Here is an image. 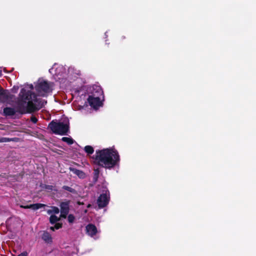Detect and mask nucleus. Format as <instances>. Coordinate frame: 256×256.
Listing matches in <instances>:
<instances>
[{
	"label": "nucleus",
	"instance_id": "18",
	"mask_svg": "<svg viewBox=\"0 0 256 256\" xmlns=\"http://www.w3.org/2000/svg\"><path fill=\"white\" fill-rule=\"evenodd\" d=\"M75 218L72 214L68 216V220L70 223H72L74 220Z\"/></svg>",
	"mask_w": 256,
	"mask_h": 256
},
{
	"label": "nucleus",
	"instance_id": "22",
	"mask_svg": "<svg viewBox=\"0 0 256 256\" xmlns=\"http://www.w3.org/2000/svg\"><path fill=\"white\" fill-rule=\"evenodd\" d=\"M28 254L26 252H24L20 254L18 256H27Z\"/></svg>",
	"mask_w": 256,
	"mask_h": 256
},
{
	"label": "nucleus",
	"instance_id": "4",
	"mask_svg": "<svg viewBox=\"0 0 256 256\" xmlns=\"http://www.w3.org/2000/svg\"><path fill=\"white\" fill-rule=\"evenodd\" d=\"M52 84L43 79H39L36 85V90L39 96H46L52 90Z\"/></svg>",
	"mask_w": 256,
	"mask_h": 256
},
{
	"label": "nucleus",
	"instance_id": "19",
	"mask_svg": "<svg viewBox=\"0 0 256 256\" xmlns=\"http://www.w3.org/2000/svg\"><path fill=\"white\" fill-rule=\"evenodd\" d=\"M63 188L72 192H74L75 191L74 190L68 186H64Z\"/></svg>",
	"mask_w": 256,
	"mask_h": 256
},
{
	"label": "nucleus",
	"instance_id": "2",
	"mask_svg": "<svg viewBox=\"0 0 256 256\" xmlns=\"http://www.w3.org/2000/svg\"><path fill=\"white\" fill-rule=\"evenodd\" d=\"M92 158L94 164L108 169L118 166L120 160L118 151L114 148L96 150Z\"/></svg>",
	"mask_w": 256,
	"mask_h": 256
},
{
	"label": "nucleus",
	"instance_id": "21",
	"mask_svg": "<svg viewBox=\"0 0 256 256\" xmlns=\"http://www.w3.org/2000/svg\"><path fill=\"white\" fill-rule=\"evenodd\" d=\"M46 188L48 190H54V188L52 186H46Z\"/></svg>",
	"mask_w": 256,
	"mask_h": 256
},
{
	"label": "nucleus",
	"instance_id": "9",
	"mask_svg": "<svg viewBox=\"0 0 256 256\" xmlns=\"http://www.w3.org/2000/svg\"><path fill=\"white\" fill-rule=\"evenodd\" d=\"M60 216L66 218L69 211V204L68 202H62L60 204Z\"/></svg>",
	"mask_w": 256,
	"mask_h": 256
},
{
	"label": "nucleus",
	"instance_id": "7",
	"mask_svg": "<svg viewBox=\"0 0 256 256\" xmlns=\"http://www.w3.org/2000/svg\"><path fill=\"white\" fill-rule=\"evenodd\" d=\"M64 70V68L62 66L54 64L53 66L49 70V72L51 74L58 76L61 75Z\"/></svg>",
	"mask_w": 256,
	"mask_h": 256
},
{
	"label": "nucleus",
	"instance_id": "11",
	"mask_svg": "<svg viewBox=\"0 0 256 256\" xmlns=\"http://www.w3.org/2000/svg\"><path fill=\"white\" fill-rule=\"evenodd\" d=\"M42 240L47 243H50L52 242L51 235L46 232H44L42 236Z\"/></svg>",
	"mask_w": 256,
	"mask_h": 256
},
{
	"label": "nucleus",
	"instance_id": "3",
	"mask_svg": "<svg viewBox=\"0 0 256 256\" xmlns=\"http://www.w3.org/2000/svg\"><path fill=\"white\" fill-rule=\"evenodd\" d=\"M90 94L88 98L90 106L94 109L102 106L104 99L103 91L99 86L94 85L90 88Z\"/></svg>",
	"mask_w": 256,
	"mask_h": 256
},
{
	"label": "nucleus",
	"instance_id": "25",
	"mask_svg": "<svg viewBox=\"0 0 256 256\" xmlns=\"http://www.w3.org/2000/svg\"><path fill=\"white\" fill-rule=\"evenodd\" d=\"M90 204L88 205V207H90Z\"/></svg>",
	"mask_w": 256,
	"mask_h": 256
},
{
	"label": "nucleus",
	"instance_id": "12",
	"mask_svg": "<svg viewBox=\"0 0 256 256\" xmlns=\"http://www.w3.org/2000/svg\"><path fill=\"white\" fill-rule=\"evenodd\" d=\"M59 212L58 208L56 206H51L50 209L47 210V213L48 214H58Z\"/></svg>",
	"mask_w": 256,
	"mask_h": 256
},
{
	"label": "nucleus",
	"instance_id": "1",
	"mask_svg": "<svg viewBox=\"0 0 256 256\" xmlns=\"http://www.w3.org/2000/svg\"><path fill=\"white\" fill-rule=\"evenodd\" d=\"M34 86L32 84H27L19 94L17 102L16 110L12 108H6L4 109V113L6 116H12L16 112L21 114L32 112L41 108L46 102H40L36 94L32 92Z\"/></svg>",
	"mask_w": 256,
	"mask_h": 256
},
{
	"label": "nucleus",
	"instance_id": "13",
	"mask_svg": "<svg viewBox=\"0 0 256 256\" xmlns=\"http://www.w3.org/2000/svg\"><path fill=\"white\" fill-rule=\"evenodd\" d=\"M44 206H45V205L44 204H30L29 207L30 208L33 210H38V209Z\"/></svg>",
	"mask_w": 256,
	"mask_h": 256
},
{
	"label": "nucleus",
	"instance_id": "15",
	"mask_svg": "<svg viewBox=\"0 0 256 256\" xmlns=\"http://www.w3.org/2000/svg\"><path fill=\"white\" fill-rule=\"evenodd\" d=\"M59 220V218L54 214H52L50 218V222L52 224H54L55 222H58Z\"/></svg>",
	"mask_w": 256,
	"mask_h": 256
},
{
	"label": "nucleus",
	"instance_id": "17",
	"mask_svg": "<svg viewBox=\"0 0 256 256\" xmlns=\"http://www.w3.org/2000/svg\"><path fill=\"white\" fill-rule=\"evenodd\" d=\"M62 227V224L60 223L56 224L54 226L50 227V229L52 231L54 230V229L58 230Z\"/></svg>",
	"mask_w": 256,
	"mask_h": 256
},
{
	"label": "nucleus",
	"instance_id": "16",
	"mask_svg": "<svg viewBox=\"0 0 256 256\" xmlns=\"http://www.w3.org/2000/svg\"><path fill=\"white\" fill-rule=\"evenodd\" d=\"M62 140L63 142H66L68 144H72L74 143L73 140L72 138H70L63 137L62 138Z\"/></svg>",
	"mask_w": 256,
	"mask_h": 256
},
{
	"label": "nucleus",
	"instance_id": "6",
	"mask_svg": "<svg viewBox=\"0 0 256 256\" xmlns=\"http://www.w3.org/2000/svg\"><path fill=\"white\" fill-rule=\"evenodd\" d=\"M109 194L106 190L105 193L102 194L100 195L98 199V204L100 208L106 206L109 202Z\"/></svg>",
	"mask_w": 256,
	"mask_h": 256
},
{
	"label": "nucleus",
	"instance_id": "14",
	"mask_svg": "<svg viewBox=\"0 0 256 256\" xmlns=\"http://www.w3.org/2000/svg\"><path fill=\"white\" fill-rule=\"evenodd\" d=\"M84 150L88 154H91L94 152V148L90 146H86L84 147Z\"/></svg>",
	"mask_w": 256,
	"mask_h": 256
},
{
	"label": "nucleus",
	"instance_id": "20",
	"mask_svg": "<svg viewBox=\"0 0 256 256\" xmlns=\"http://www.w3.org/2000/svg\"><path fill=\"white\" fill-rule=\"evenodd\" d=\"M31 120L33 123L35 124L38 122V119L34 116H32L31 118Z\"/></svg>",
	"mask_w": 256,
	"mask_h": 256
},
{
	"label": "nucleus",
	"instance_id": "10",
	"mask_svg": "<svg viewBox=\"0 0 256 256\" xmlns=\"http://www.w3.org/2000/svg\"><path fill=\"white\" fill-rule=\"evenodd\" d=\"M70 172H72L74 174H76L80 178H83L85 177V174L84 173L80 170H77L76 168H70Z\"/></svg>",
	"mask_w": 256,
	"mask_h": 256
},
{
	"label": "nucleus",
	"instance_id": "5",
	"mask_svg": "<svg viewBox=\"0 0 256 256\" xmlns=\"http://www.w3.org/2000/svg\"><path fill=\"white\" fill-rule=\"evenodd\" d=\"M49 126L54 133L61 135L65 134L68 130V120L65 118L61 122H52Z\"/></svg>",
	"mask_w": 256,
	"mask_h": 256
},
{
	"label": "nucleus",
	"instance_id": "24",
	"mask_svg": "<svg viewBox=\"0 0 256 256\" xmlns=\"http://www.w3.org/2000/svg\"><path fill=\"white\" fill-rule=\"evenodd\" d=\"M2 70H1V68H0V76H1V75H2Z\"/></svg>",
	"mask_w": 256,
	"mask_h": 256
},
{
	"label": "nucleus",
	"instance_id": "8",
	"mask_svg": "<svg viewBox=\"0 0 256 256\" xmlns=\"http://www.w3.org/2000/svg\"><path fill=\"white\" fill-rule=\"evenodd\" d=\"M86 234L91 237H94L98 233L96 226L92 224H88L86 226Z\"/></svg>",
	"mask_w": 256,
	"mask_h": 256
},
{
	"label": "nucleus",
	"instance_id": "23",
	"mask_svg": "<svg viewBox=\"0 0 256 256\" xmlns=\"http://www.w3.org/2000/svg\"><path fill=\"white\" fill-rule=\"evenodd\" d=\"M29 206H30V205H27L26 206H21L22 208H30Z\"/></svg>",
	"mask_w": 256,
	"mask_h": 256
}]
</instances>
